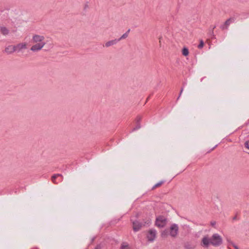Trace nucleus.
Instances as JSON below:
<instances>
[{
	"label": "nucleus",
	"mask_w": 249,
	"mask_h": 249,
	"mask_svg": "<svg viewBox=\"0 0 249 249\" xmlns=\"http://www.w3.org/2000/svg\"><path fill=\"white\" fill-rule=\"evenodd\" d=\"M156 231L155 230L151 229L148 231L147 235V239L149 241H153L156 237Z\"/></svg>",
	"instance_id": "nucleus-7"
},
{
	"label": "nucleus",
	"mask_w": 249,
	"mask_h": 249,
	"mask_svg": "<svg viewBox=\"0 0 249 249\" xmlns=\"http://www.w3.org/2000/svg\"><path fill=\"white\" fill-rule=\"evenodd\" d=\"M118 42V40L117 39H114V40H110V41L107 42L105 43V46L106 47H109L110 46H112V45H113L114 44H116Z\"/></svg>",
	"instance_id": "nucleus-12"
},
{
	"label": "nucleus",
	"mask_w": 249,
	"mask_h": 249,
	"mask_svg": "<svg viewBox=\"0 0 249 249\" xmlns=\"http://www.w3.org/2000/svg\"><path fill=\"white\" fill-rule=\"evenodd\" d=\"M15 48L14 45H9L5 48L4 51L8 54H11L16 52Z\"/></svg>",
	"instance_id": "nucleus-10"
},
{
	"label": "nucleus",
	"mask_w": 249,
	"mask_h": 249,
	"mask_svg": "<svg viewBox=\"0 0 249 249\" xmlns=\"http://www.w3.org/2000/svg\"><path fill=\"white\" fill-rule=\"evenodd\" d=\"M203 46H204V42L202 40H201L200 41L199 44L198 45V48L201 49L203 47Z\"/></svg>",
	"instance_id": "nucleus-19"
},
{
	"label": "nucleus",
	"mask_w": 249,
	"mask_h": 249,
	"mask_svg": "<svg viewBox=\"0 0 249 249\" xmlns=\"http://www.w3.org/2000/svg\"><path fill=\"white\" fill-rule=\"evenodd\" d=\"M164 232H162V236H163V234H164Z\"/></svg>",
	"instance_id": "nucleus-32"
},
{
	"label": "nucleus",
	"mask_w": 249,
	"mask_h": 249,
	"mask_svg": "<svg viewBox=\"0 0 249 249\" xmlns=\"http://www.w3.org/2000/svg\"><path fill=\"white\" fill-rule=\"evenodd\" d=\"M130 30V29H128L125 33L123 34L119 39H118L117 40H118V42L122 39H125L126 37H127V36H128V33H129Z\"/></svg>",
	"instance_id": "nucleus-14"
},
{
	"label": "nucleus",
	"mask_w": 249,
	"mask_h": 249,
	"mask_svg": "<svg viewBox=\"0 0 249 249\" xmlns=\"http://www.w3.org/2000/svg\"><path fill=\"white\" fill-rule=\"evenodd\" d=\"M202 243L203 246L206 247H208L210 244L216 247L222 244V239L219 235L215 233L213 234L210 239L207 237H204L202 239Z\"/></svg>",
	"instance_id": "nucleus-1"
},
{
	"label": "nucleus",
	"mask_w": 249,
	"mask_h": 249,
	"mask_svg": "<svg viewBox=\"0 0 249 249\" xmlns=\"http://www.w3.org/2000/svg\"><path fill=\"white\" fill-rule=\"evenodd\" d=\"M216 146H217V145H215V146L213 148V149Z\"/></svg>",
	"instance_id": "nucleus-31"
},
{
	"label": "nucleus",
	"mask_w": 249,
	"mask_h": 249,
	"mask_svg": "<svg viewBox=\"0 0 249 249\" xmlns=\"http://www.w3.org/2000/svg\"><path fill=\"white\" fill-rule=\"evenodd\" d=\"M150 223V220H147L146 222H145V224H149Z\"/></svg>",
	"instance_id": "nucleus-28"
},
{
	"label": "nucleus",
	"mask_w": 249,
	"mask_h": 249,
	"mask_svg": "<svg viewBox=\"0 0 249 249\" xmlns=\"http://www.w3.org/2000/svg\"><path fill=\"white\" fill-rule=\"evenodd\" d=\"M15 47H16V51H18V52H19L22 49H25L27 48V43L25 42L18 43L17 45H15Z\"/></svg>",
	"instance_id": "nucleus-9"
},
{
	"label": "nucleus",
	"mask_w": 249,
	"mask_h": 249,
	"mask_svg": "<svg viewBox=\"0 0 249 249\" xmlns=\"http://www.w3.org/2000/svg\"><path fill=\"white\" fill-rule=\"evenodd\" d=\"M0 32L1 34L4 36L8 35L10 33V30L5 26L0 27Z\"/></svg>",
	"instance_id": "nucleus-11"
},
{
	"label": "nucleus",
	"mask_w": 249,
	"mask_h": 249,
	"mask_svg": "<svg viewBox=\"0 0 249 249\" xmlns=\"http://www.w3.org/2000/svg\"><path fill=\"white\" fill-rule=\"evenodd\" d=\"M183 88H182L181 89V90H180V93H179V96L178 97V99H177L178 100L179 99V97L180 96V95H181V93H182V91H183Z\"/></svg>",
	"instance_id": "nucleus-24"
},
{
	"label": "nucleus",
	"mask_w": 249,
	"mask_h": 249,
	"mask_svg": "<svg viewBox=\"0 0 249 249\" xmlns=\"http://www.w3.org/2000/svg\"><path fill=\"white\" fill-rule=\"evenodd\" d=\"M167 219L163 215H160L157 217L155 224L158 227H163L165 226Z\"/></svg>",
	"instance_id": "nucleus-2"
},
{
	"label": "nucleus",
	"mask_w": 249,
	"mask_h": 249,
	"mask_svg": "<svg viewBox=\"0 0 249 249\" xmlns=\"http://www.w3.org/2000/svg\"><path fill=\"white\" fill-rule=\"evenodd\" d=\"M215 28V26H214L213 28V30ZM213 30H212V32H210V34H211V35H213V36L214 35H213Z\"/></svg>",
	"instance_id": "nucleus-25"
},
{
	"label": "nucleus",
	"mask_w": 249,
	"mask_h": 249,
	"mask_svg": "<svg viewBox=\"0 0 249 249\" xmlns=\"http://www.w3.org/2000/svg\"><path fill=\"white\" fill-rule=\"evenodd\" d=\"M149 98V96L148 97V98H147V100H148Z\"/></svg>",
	"instance_id": "nucleus-33"
},
{
	"label": "nucleus",
	"mask_w": 249,
	"mask_h": 249,
	"mask_svg": "<svg viewBox=\"0 0 249 249\" xmlns=\"http://www.w3.org/2000/svg\"><path fill=\"white\" fill-rule=\"evenodd\" d=\"M45 44V42L36 43L31 47V50L34 52L39 51L42 49Z\"/></svg>",
	"instance_id": "nucleus-4"
},
{
	"label": "nucleus",
	"mask_w": 249,
	"mask_h": 249,
	"mask_svg": "<svg viewBox=\"0 0 249 249\" xmlns=\"http://www.w3.org/2000/svg\"><path fill=\"white\" fill-rule=\"evenodd\" d=\"M245 147L249 149V140L245 143Z\"/></svg>",
	"instance_id": "nucleus-22"
},
{
	"label": "nucleus",
	"mask_w": 249,
	"mask_h": 249,
	"mask_svg": "<svg viewBox=\"0 0 249 249\" xmlns=\"http://www.w3.org/2000/svg\"><path fill=\"white\" fill-rule=\"evenodd\" d=\"M182 53L184 56H187L189 54L188 49L186 47H184L182 50Z\"/></svg>",
	"instance_id": "nucleus-15"
},
{
	"label": "nucleus",
	"mask_w": 249,
	"mask_h": 249,
	"mask_svg": "<svg viewBox=\"0 0 249 249\" xmlns=\"http://www.w3.org/2000/svg\"><path fill=\"white\" fill-rule=\"evenodd\" d=\"M161 37H160V38H159V39H160H160H161Z\"/></svg>",
	"instance_id": "nucleus-30"
},
{
	"label": "nucleus",
	"mask_w": 249,
	"mask_h": 249,
	"mask_svg": "<svg viewBox=\"0 0 249 249\" xmlns=\"http://www.w3.org/2000/svg\"><path fill=\"white\" fill-rule=\"evenodd\" d=\"M45 37L43 36H40L37 35H35L33 36L32 38V43H37L44 42L43 41L44 40Z\"/></svg>",
	"instance_id": "nucleus-5"
},
{
	"label": "nucleus",
	"mask_w": 249,
	"mask_h": 249,
	"mask_svg": "<svg viewBox=\"0 0 249 249\" xmlns=\"http://www.w3.org/2000/svg\"><path fill=\"white\" fill-rule=\"evenodd\" d=\"M170 235L172 237H176L178 232V226L176 224H173L170 227Z\"/></svg>",
	"instance_id": "nucleus-3"
},
{
	"label": "nucleus",
	"mask_w": 249,
	"mask_h": 249,
	"mask_svg": "<svg viewBox=\"0 0 249 249\" xmlns=\"http://www.w3.org/2000/svg\"><path fill=\"white\" fill-rule=\"evenodd\" d=\"M142 120V117L141 116H137V118H136V123H140V121H141Z\"/></svg>",
	"instance_id": "nucleus-21"
},
{
	"label": "nucleus",
	"mask_w": 249,
	"mask_h": 249,
	"mask_svg": "<svg viewBox=\"0 0 249 249\" xmlns=\"http://www.w3.org/2000/svg\"><path fill=\"white\" fill-rule=\"evenodd\" d=\"M165 182L164 180H160V182L155 184L152 188L151 190H154L156 188L160 187L162 184H163Z\"/></svg>",
	"instance_id": "nucleus-13"
},
{
	"label": "nucleus",
	"mask_w": 249,
	"mask_h": 249,
	"mask_svg": "<svg viewBox=\"0 0 249 249\" xmlns=\"http://www.w3.org/2000/svg\"><path fill=\"white\" fill-rule=\"evenodd\" d=\"M121 249H130V248L127 243L124 242L121 244Z\"/></svg>",
	"instance_id": "nucleus-16"
},
{
	"label": "nucleus",
	"mask_w": 249,
	"mask_h": 249,
	"mask_svg": "<svg viewBox=\"0 0 249 249\" xmlns=\"http://www.w3.org/2000/svg\"><path fill=\"white\" fill-rule=\"evenodd\" d=\"M184 248L186 249H194L193 247L191 246L190 245H189L188 244H185L184 246Z\"/></svg>",
	"instance_id": "nucleus-20"
},
{
	"label": "nucleus",
	"mask_w": 249,
	"mask_h": 249,
	"mask_svg": "<svg viewBox=\"0 0 249 249\" xmlns=\"http://www.w3.org/2000/svg\"><path fill=\"white\" fill-rule=\"evenodd\" d=\"M236 219V216H235L234 217H233V220H235Z\"/></svg>",
	"instance_id": "nucleus-29"
},
{
	"label": "nucleus",
	"mask_w": 249,
	"mask_h": 249,
	"mask_svg": "<svg viewBox=\"0 0 249 249\" xmlns=\"http://www.w3.org/2000/svg\"><path fill=\"white\" fill-rule=\"evenodd\" d=\"M132 223L133 229L134 231H139L143 226H144V224H143L142 223H141L138 221H134Z\"/></svg>",
	"instance_id": "nucleus-8"
},
{
	"label": "nucleus",
	"mask_w": 249,
	"mask_h": 249,
	"mask_svg": "<svg viewBox=\"0 0 249 249\" xmlns=\"http://www.w3.org/2000/svg\"><path fill=\"white\" fill-rule=\"evenodd\" d=\"M141 125L140 123H136V125L133 129V131H134V130H137L138 129H140L141 128Z\"/></svg>",
	"instance_id": "nucleus-17"
},
{
	"label": "nucleus",
	"mask_w": 249,
	"mask_h": 249,
	"mask_svg": "<svg viewBox=\"0 0 249 249\" xmlns=\"http://www.w3.org/2000/svg\"><path fill=\"white\" fill-rule=\"evenodd\" d=\"M216 224V222L215 221L214 222H211V225L213 226L214 225H215V224Z\"/></svg>",
	"instance_id": "nucleus-27"
},
{
	"label": "nucleus",
	"mask_w": 249,
	"mask_h": 249,
	"mask_svg": "<svg viewBox=\"0 0 249 249\" xmlns=\"http://www.w3.org/2000/svg\"><path fill=\"white\" fill-rule=\"evenodd\" d=\"M57 178L55 174L53 175L52 177V181H53V182L54 184H57V183L56 182V178Z\"/></svg>",
	"instance_id": "nucleus-18"
},
{
	"label": "nucleus",
	"mask_w": 249,
	"mask_h": 249,
	"mask_svg": "<svg viewBox=\"0 0 249 249\" xmlns=\"http://www.w3.org/2000/svg\"><path fill=\"white\" fill-rule=\"evenodd\" d=\"M235 20L234 18H230L227 19L225 23L220 26V28L222 30L227 29L228 26L231 23H233Z\"/></svg>",
	"instance_id": "nucleus-6"
},
{
	"label": "nucleus",
	"mask_w": 249,
	"mask_h": 249,
	"mask_svg": "<svg viewBox=\"0 0 249 249\" xmlns=\"http://www.w3.org/2000/svg\"><path fill=\"white\" fill-rule=\"evenodd\" d=\"M231 244L234 248V249H239V248L238 247V246H236V245H235L234 244H233V243H231Z\"/></svg>",
	"instance_id": "nucleus-23"
},
{
	"label": "nucleus",
	"mask_w": 249,
	"mask_h": 249,
	"mask_svg": "<svg viewBox=\"0 0 249 249\" xmlns=\"http://www.w3.org/2000/svg\"><path fill=\"white\" fill-rule=\"evenodd\" d=\"M56 177L57 178L58 177H61L62 178H63V176L61 175V174H55Z\"/></svg>",
	"instance_id": "nucleus-26"
}]
</instances>
